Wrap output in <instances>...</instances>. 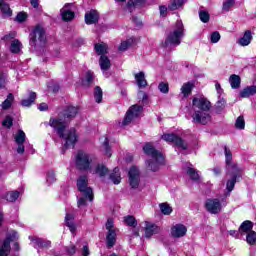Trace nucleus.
<instances>
[{
    "label": "nucleus",
    "mask_w": 256,
    "mask_h": 256,
    "mask_svg": "<svg viewBox=\"0 0 256 256\" xmlns=\"http://www.w3.org/2000/svg\"><path fill=\"white\" fill-rule=\"evenodd\" d=\"M78 111L77 107L68 106L58 117L50 118L49 125L53 127L60 139H64L65 149L75 147V143H77V132L75 128L67 129V127L69 121L77 115Z\"/></svg>",
    "instance_id": "obj_1"
},
{
    "label": "nucleus",
    "mask_w": 256,
    "mask_h": 256,
    "mask_svg": "<svg viewBox=\"0 0 256 256\" xmlns=\"http://www.w3.org/2000/svg\"><path fill=\"white\" fill-rule=\"evenodd\" d=\"M194 113L192 114L193 123L207 125L211 123V102L205 97H195L192 100Z\"/></svg>",
    "instance_id": "obj_2"
},
{
    "label": "nucleus",
    "mask_w": 256,
    "mask_h": 256,
    "mask_svg": "<svg viewBox=\"0 0 256 256\" xmlns=\"http://www.w3.org/2000/svg\"><path fill=\"white\" fill-rule=\"evenodd\" d=\"M224 155L227 175L230 177L226 183L227 195H229V193L235 189L237 181H240L241 177H243V168L238 167L237 164L233 162V153H231V150L227 146L224 147Z\"/></svg>",
    "instance_id": "obj_3"
},
{
    "label": "nucleus",
    "mask_w": 256,
    "mask_h": 256,
    "mask_svg": "<svg viewBox=\"0 0 256 256\" xmlns=\"http://www.w3.org/2000/svg\"><path fill=\"white\" fill-rule=\"evenodd\" d=\"M185 37V26L181 20H177L172 31L166 35L165 41L161 43L164 49H173L181 45V39Z\"/></svg>",
    "instance_id": "obj_4"
},
{
    "label": "nucleus",
    "mask_w": 256,
    "mask_h": 256,
    "mask_svg": "<svg viewBox=\"0 0 256 256\" xmlns=\"http://www.w3.org/2000/svg\"><path fill=\"white\" fill-rule=\"evenodd\" d=\"M78 191H80L81 196L78 199V207H87L88 201H93V189L89 187V180L87 176H80L77 180Z\"/></svg>",
    "instance_id": "obj_5"
},
{
    "label": "nucleus",
    "mask_w": 256,
    "mask_h": 256,
    "mask_svg": "<svg viewBox=\"0 0 256 256\" xmlns=\"http://www.w3.org/2000/svg\"><path fill=\"white\" fill-rule=\"evenodd\" d=\"M143 151L146 155L152 157V159L148 161V169H150V171H159V166L163 165L165 161L163 154L155 150V147H153L151 143H146L143 147Z\"/></svg>",
    "instance_id": "obj_6"
},
{
    "label": "nucleus",
    "mask_w": 256,
    "mask_h": 256,
    "mask_svg": "<svg viewBox=\"0 0 256 256\" xmlns=\"http://www.w3.org/2000/svg\"><path fill=\"white\" fill-rule=\"evenodd\" d=\"M91 163H93V157L89 153L83 150L78 151L76 154V167L81 171H87V169L91 168Z\"/></svg>",
    "instance_id": "obj_7"
},
{
    "label": "nucleus",
    "mask_w": 256,
    "mask_h": 256,
    "mask_svg": "<svg viewBox=\"0 0 256 256\" xmlns=\"http://www.w3.org/2000/svg\"><path fill=\"white\" fill-rule=\"evenodd\" d=\"M106 244L107 247L111 248L117 243V231L118 229L115 228V221L112 218H109L106 222Z\"/></svg>",
    "instance_id": "obj_8"
},
{
    "label": "nucleus",
    "mask_w": 256,
    "mask_h": 256,
    "mask_svg": "<svg viewBox=\"0 0 256 256\" xmlns=\"http://www.w3.org/2000/svg\"><path fill=\"white\" fill-rule=\"evenodd\" d=\"M30 45L31 47H37V45H43L45 43V30L41 26H36L30 33Z\"/></svg>",
    "instance_id": "obj_9"
},
{
    "label": "nucleus",
    "mask_w": 256,
    "mask_h": 256,
    "mask_svg": "<svg viewBox=\"0 0 256 256\" xmlns=\"http://www.w3.org/2000/svg\"><path fill=\"white\" fill-rule=\"evenodd\" d=\"M19 234L16 231H10L6 239L0 244V256H7L11 253V241H17Z\"/></svg>",
    "instance_id": "obj_10"
},
{
    "label": "nucleus",
    "mask_w": 256,
    "mask_h": 256,
    "mask_svg": "<svg viewBox=\"0 0 256 256\" xmlns=\"http://www.w3.org/2000/svg\"><path fill=\"white\" fill-rule=\"evenodd\" d=\"M141 111H143V107L139 105H133L129 108L126 113V116L121 124L122 127H125L131 123L134 119H137L141 115Z\"/></svg>",
    "instance_id": "obj_11"
},
{
    "label": "nucleus",
    "mask_w": 256,
    "mask_h": 256,
    "mask_svg": "<svg viewBox=\"0 0 256 256\" xmlns=\"http://www.w3.org/2000/svg\"><path fill=\"white\" fill-rule=\"evenodd\" d=\"M227 204L222 201H219V199H208L206 200L205 207L206 210L211 213L212 215H217V213H221V209L225 207Z\"/></svg>",
    "instance_id": "obj_12"
},
{
    "label": "nucleus",
    "mask_w": 256,
    "mask_h": 256,
    "mask_svg": "<svg viewBox=\"0 0 256 256\" xmlns=\"http://www.w3.org/2000/svg\"><path fill=\"white\" fill-rule=\"evenodd\" d=\"M129 184L132 189H137L141 181V172L137 166H132L128 171Z\"/></svg>",
    "instance_id": "obj_13"
},
{
    "label": "nucleus",
    "mask_w": 256,
    "mask_h": 256,
    "mask_svg": "<svg viewBox=\"0 0 256 256\" xmlns=\"http://www.w3.org/2000/svg\"><path fill=\"white\" fill-rule=\"evenodd\" d=\"M161 139L166 141V143H172V145H176V147H180V149H187V143L181 139V137L175 135L174 133L164 134Z\"/></svg>",
    "instance_id": "obj_14"
},
{
    "label": "nucleus",
    "mask_w": 256,
    "mask_h": 256,
    "mask_svg": "<svg viewBox=\"0 0 256 256\" xmlns=\"http://www.w3.org/2000/svg\"><path fill=\"white\" fill-rule=\"evenodd\" d=\"M31 240V245L34 247V249L38 250L39 249H49L51 247V241L49 240H44L42 238H37V237H29Z\"/></svg>",
    "instance_id": "obj_15"
},
{
    "label": "nucleus",
    "mask_w": 256,
    "mask_h": 256,
    "mask_svg": "<svg viewBox=\"0 0 256 256\" xmlns=\"http://www.w3.org/2000/svg\"><path fill=\"white\" fill-rule=\"evenodd\" d=\"M25 137V132H23V130H19L14 137L15 142L18 145L17 153L19 154L25 153V146L23 145L25 143Z\"/></svg>",
    "instance_id": "obj_16"
},
{
    "label": "nucleus",
    "mask_w": 256,
    "mask_h": 256,
    "mask_svg": "<svg viewBox=\"0 0 256 256\" xmlns=\"http://www.w3.org/2000/svg\"><path fill=\"white\" fill-rule=\"evenodd\" d=\"M144 231H145V237L149 238V237H153V235H157V233H159L161 229L155 223L146 221Z\"/></svg>",
    "instance_id": "obj_17"
},
{
    "label": "nucleus",
    "mask_w": 256,
    "mask_h": 256,
    "mask_svg": "<svg viewBox=\"0 0 256 256\" xmlns=\"http://www.w3.org/2000/svg\"><path fill=\"white\" fill-rule=\"evenodd\" d=\"M71 4H66L61 10V17L64 21H73L75 19V12L71 9Z\"/></svg>",
    "instance_id": "obj_18"
},
{
    "label": "nucleus",
    "mask_w": 256,
    "mask_h": 256,
    "mask_svg": "<svg viewBox=\"0 0 256 256\" xmlns=\"http://www.w3.org/2000/svg\"><path fill=\"white\" fill-rule=\"evenodd\" d=\"M171 235L175 238L185 237L187 235V227L183 224H176L171 228Z\"/></svg>",
    "instance_id": "obj_19"
},
{
    "label": "nucleus",
    "mask_w": 256,
    "mask_h": 256,
    "mask_svg": "<svg viewBox=\"0 0 256 256\" xmlns=\"http://www.w3.org/2000/svg\"><path fill=\"white\" fill-rule=\"evenodd\" d=\"M99 65L101 71H103L104 73V76L109 77V73L106 72L109 71V69L111 68V60H109V57H107L106 55L100 56Z\"/></svg>",
    "instance_id": "obj_20"
},
{
    "label": "nucleus",
    "mask_w": 256,
    "mask_h": 256,
    "mask_svg": "<svg viewBox=\"0 0 256 256\" xmlns=\"http://www.w3.org/2000/svg\"><path fill=\"white\" fill-rule=\"evenodd\" d=\"M99 21V12L97 10H90L85 14V22L87 25H93Z\"/></svg>",
    "instance_id": "obj_21"
},
{
    "label": "nucleus",
    "mask_w": 256,
    "mask_h": 256,
    "mask_svg": "<svg viewBox=\"0 0 256 256\" xmlns=\"http://www.w3.org/2000/svg\"><path fill=\"white\" fill-rule=\"evenodd\" d=\"M253 95H256V86H247L244 89H242L239 93V97L242 99H249V97H253Z\"/></svg>",
    "instance_id": "obj_22"
},
{
    "label": "nucleus",
    "mask_w": 256,
    "mask_h": 256,
    "mask_svg": "<svg viewBox=\"0 0 256 256\" xmlns=\"http://www.w3.org/2000/svg\"><path fill=\"white\" fill-rule=\"evenodd\" d=\"M74 219H75V216L73 214L67 213L65 216L66 226L70 229L73 235L77 230V225H75Z\"/></svg>",
    "instance_id": "obj_23"
},
{
    "label": "nucleus",
    "mask_w": 256,
    "mask_h": 256,
    "mask_svg": "<svg viewBox=\"0 0 256 256\" xmlns=\"http://www.w3.org/2000/svg\"><path fill=\"white\" fill-rule=\"evenodd\" d=\"M251 231H253V222L246 220L240 225L238 232L241 235H245V233L248 234L251 233Z\"/></svg>",
    "instance_id": "obj_24"
},
{
    "label": "nucleus",
    "mask_w": 256,
    "mask_h": 256,
    "mask_svg": "<svg viewBox=\"0 0 256 256\" xmlns=\"http://www.w3.org/2000/svg\"><path fill=\"white\" fill-rule=\"evenodd\" d=\"M251 39H253V36L251 35V31L248 30L244 33L243 37L238 40V43L241 47H247V45L251 44Z\"/></svg>",
    "instance_id": "obj_25"
},
{
    "label": "nucleus",
    "mask_w": 256,
    "mask_h": 256,
    "mask_svg": "<svg viewBox=\"0 0 256 256\" xmlns=\"http://www.w3.org/2000/svg\"><path fill=\"white\" fill-rule=\"evenodd\" d=\"M13 101H15V96H13V93H9L5 101H3L1 104L2 109L4 111L10 109V107L13 105Z\"/></svg>",
    "instance_id": "obj_26"
},
{
    "label": "nucleus",
    "mask_w": 256,
    "mask_h": 256,
    "mask_svg": "<svg viewBox=\"0 0 256 256\" xmlns=\"http://www.w3.org/2000/svg\"><path fill=\"white\" fill-rule=\"evenodd\" d=\"M229 83L232 89H239V87H241V77H239V75L233 74L229 78Z\"/></svg>",
    "instance_id": "obj_27"
},
{
    "label": "nucleus",
    "mask_w": 256,
    "mask_h": 256,
    "mask_svg": "<svg viewBox=\"0 0 256 256\" xmlns=\"http://www.w3.org/2000/svg\"><path fill=\"white\" fill-rule=\"evenodd\" d=\"M135 80L138 85V87H147V80L145 79V73L139 72L135 74Z\"/></svg>",
    "instance_id": "obj_28"
},
{
    "label": "nucleus",
    "mask_w": 256,
    "mask_h": 256,
    "mask_svg": "<svg viewBox=\"0 0 256 256\" xmlns=\"http://www.w3.org/2000/svg\"><path fill=\"white\" fill-rule=\"evenodd\" d=\"M0 11L4 17H11L13 15V11H11L9 4L4 3L3 0H0Z\"/></svg>",
    "instance_id": "obj_29"
},
{
    "label": "nucleus",
    "mask_w": 256,
    "mask_h": 256,
    "mask_svg": "<svg viewBox=\"0 0 256 256\" xmlns=\"http://www.w3.org/2000/svg\"><path fill=\"white\" fill-rule=\"evenodd\" d=\"M94 49H95L97 55H100V57L103 55H106V53L108 51L107 44H105L103 42L95 44Z\"/></svg>",
    "instance_id": "obj_30"
},
{
    "label": "nucleus",
    "mask_w": 256,
    "mask_h": 256,
    "mask_svg": "<svg viewBox=\"0 0 256 256\" xmlns=\"http://www.w3.org/2000/svg\"><path fill=\"white\" fill-rule=\"evenodd\" d=\"M94 79H95V76L93 75V72L88 71L85 75V78L82 80L83 87H89L93 85Z\"/></svg>",
    "instance_id": "obj_31"
},
{
    "label": "nucleus",
    "mask_w": 256,
    "mask_h": 256,
    "mask_svg": "<svg viewBox=\"0 0 256 256\" xmlns=\"http://www.w3.org/2000/svg\"><path fill=\"white\" fill-rule=\"evenodd\" d=\"M110 179L114 185H119V183H121V173L119 172V168H114L112 174H110Z\"/></svg>",
    "instance_id": "obj_32"
},
{
    "label": "nucleus",
    "mask_w": 256,
    "mask_h": 256,
    "mask_svg": "<svg viewBox=\"0 0 256 256\" xmlns=\"http://www.w3.org/2000/svg\"><path fill=\"white\" fill-rule=\"evenodd\" d=\"M35 99H37V94L35 92H30L29 98L22 100L21 105H23V107H31L35 102Z\"/></svg>",
    "instance_id": "obj_33"
},
{
    "label": "nucleus",
    "mask_w": 256,
    "mask_h": 256,
    "mask_svg": "<svg viewBox=\"0 0 256 256\" xmlns=\"http://www.w3.org/2000/svg\"><path fill=\"white\" fill-rule=\"evenodd\" d=\"M192 91H193V83H191V82L185 83L181 87V93L184 97L191 95Z\"/></svg>",
    "instance_id": "obj_34"
},
{
    "label": "nucleus",
    "mask_w": 256,
    "mask_h": 256,
    "mask_svg": "<svg viewBox=\"0 0 256 256\" xmlns=\"http://www.w3.org/2000/svg\"><path fill=\"white\" fill-rule=\"evenodd\" d=\"M107 172V167H105V165L103 164H98L95 170L93 171V173L95 175H99V177H105V175H107Z\"/></svg>",
    "instance_id": "obj_35"
},
{
    "label": "nucleus",
    "mask_w": 256,
    "mask_h": 256,
    "mask_svg": "<svg viewBox=\"0 0 256 256\" xmlns=\"http://www.w3.org/2000/svg\"><path fill=\"white\" fill-rule=\"evenodd\" d=\"M185 3V0H173L169 5L168 9L170 11H177L180 7H183V4Z\"/></svg>",
    "instance_id": "obj_36"
},
{
    "label": "nucleus",
    "mask_w": 256,
    "mask_h": 256,
    "mask_svg": "<svg viewBox=\"0 0 256 256\" xmlns=\"http://www.w3.org/2000/svg\"><path fill=\"white\" fill-rule=\"evenodd\" d=\"M19 191H12V192H8L5 196L6 201H10V203H15V201H17V199H19Z\"/></svg>",
    "instance_id": "obj_37"
},
{
    "label": "nucleus",
    "mask_w": 256,
    "mask_h": 256,
    "mask_svg": "<svg viewBox=\"0 0 256 256\" xmlns=\"http://www.w3.org/2000/svg\"><path fill=\"white\" fill-rule=\"evenodd\" d=\"M22 44L19 40H13L10 45L11 53H19L21 51Z\"/></svg>",
    "instance_id": "obj_38"
},
{
    "label": "nucleus",
    "mask_w": 256,
    "mask_h": 256,
    "mask_svg": "<svg viewBox=\"0 0 256 256\" xmlns=\"http://www.w3.org/2000/svg\"><path fill=\"white\" fill-rule=\"evenodd\" d=\"M94 99H95L96 103H101V101H103V90L99 86L95 87Z\"/></svg>",
    "instance_id": "obj_39"
},
{
    "label": "nucleus",
    "mask_w": 256,
    "mask_h": 256,
    "mask_svg": "<svg viewBox=\"0 0 256 256\" xmlns=\"http://www.w3.org/2000/svg\"><path fill=\"white\" fill-rule=\"evenodd\" d=\"M186 173L187 175H189L190 179H192L193 181H198L199 173L197 172V170H195V168L188 167Z\"/></svg>",
    "instance_id": "obj_40"
},
{
    "label": "nucleus",
    "mask_w": 256,
    "mask_h": 256,
    "mask_svg": "<svg viewBox=\"0 0 256 256\" xmlns=\"http://www.w3.org/2000/svg\"><path fill=\"white\" fill-rule=\"evenodd\" d=\"M159 207L163 215H171V213L173 212V209L167 203H161Z\"/></svg>",
    "instance_id": "obj_41"
},
{
    "label": "nucleus",
    "mask_w": 256,
    "mask_h": 256,
    "mask_svg": "<svg viewBox=\"0 0 256 256\" xmlns=\"http://www.w3.org/2000/svg\"><path fill=\"white\" fill-rule=\"evenodd\" d=\"M246 241L248 245H255L256 243V232L250 231L246 236Z\"/></svg>",
    "instance_id": "obj_42"
},
{
    "label": "nucleus",
    "mask_w": 256,
    "mask_h": 256,
    "mask_svg": "<svg viewBox=\"0 0 256 256\" xmlns=\"http://www.w3.org/2000/svg\"><path fill=\"white\" fill-rule=\"evenodd\" d=\"M7 72L0 71V89H5L7 85Z\"/></svg>",
    "instance_id": "obj_43"
},
{
    "label": "nucleus",
    "mask_w": 256,
    "mask_h": 256,
    "mask_svg": "<svg viewBox=\"0 0 256 256\" xmlns=\"http://www.w3.org/2000/svg\"><path fill=\"white\" fill-rule=\"evenodd\" d=\"M132 44H133V39H128L126 41L121 42L118 49L119 51H127V49H129V47H131Z\"/></svg>",
    "instance_id": "obj_44"
},
{
    "label": "nucleus",
    "mask_w": 256,
    "mask_h": 256,
    "mask_svg": "<svg viewBox=\"0 0 256 256\" xmlns=\"http://www.w3.org/2000/svg\"><path fill=\"white\" fill-rule=\"evenodd\" d=\"M199 18L202 23H209V19H211V16L209 15V12L202 10L199 12Z\"/></svg>",
    "instance_id": "obj_45"
},
{
    "label": "nucleus",
    "mask_w": 256,
    "mask_h": 256,
    "mask_svg": "<svg viewBox=\"0 0 256 256\" xmlns=\"http://www.w3.org/2000/svg\"><path fill=\"white\" fill-rule=\"evenodd\" d=\"M235 127H236V129H240V130L245 129V118H243V116H239L236 119Z\"/></svg>",
    "instance_id": "obj_46"
},
{
    "label": "nucleus",
    "mask_w": 256,
    "mask_h": 256,
    "mask_svg": "<svg viewBox=\"0 0 256 256\" xmlns=\"http://www.w3.org/2000/svg\"><path fill=\"white\" fill-rule=\"evenodd\" d=\"M124 223L129 225V227H135L137 225V220H135V217L133 216H126L124 217Z\"/></svg>",
    "instance_id": "obj_47"
},
{
    "label": "nucleus",
    "mask_w": 256,
    "mask_h": 256,
    "mask_svg": "<svg viewBox=\"0 0 256 256\" xmlns=\"http://www.w3.org/2000/svg\"><path fill=\"white\" fill-rule=\"evenodd\" d=\"M221 41V34L218 31H214L210 34V42L211 43H219Z\"/></svg>",
    "instance_id": "obj_48"
},
{
    "label": "nucleus",
    "mask_w": 256,
    "mask_h": 256,
    "mask_svg": "<svg viewBox=\"0 0 256 256\" xmlns=\"http://www.w3.org/2000/svg\"><path fill=\"white\" fill-rule=\"evenodd\" d=\"M46 181L49 185L52 183H55L57 181V178H55V172L53 170L48 171L47 176H46Z\"/></svg>",
    "instance_id": "obj_49"
},
{
    "label": "nucleus",
    "mask_w": 256,
    "mask_h": 256,
    "mask_svg": "<svg viewBox=\"0 0 256 256\" xmlns=\"http://www.w3.org/2000/svg\"><path fill=\"white\" fill-rule=\"evenodd\" d=\"M158 89H159L160 93L167 94V93H169V84L165 83V82H161L158 85Z\"/></svg>",
    "instance_id": "obj_50"
},
{
    "label": "nucleus",
    "mask_w": 256,
    "mask_h": 256,
    "mask_svg": "<svg viewBox=\"0 0 256 256\" xmlns=\"http://www.w3.org/2000/svg\"><path fill=\"white\" fill-rule=\"evenodd\" d=\"M235 5V0H224L223 2V10L229 11L231 7Z\"/></svg>",
    "instance_id": "obj_51"
},
{
    "label": "nucleus",
    "mask_w": 256,
    "mask_h": 256,
    "mask_svg": "<svg viewBox=\"0 0 256 256\" xmlns=\"http://www.w3.org/2000/svg\"><path fill=\"white\" fill-rule=\"evenodd\" d=\"M3 127H7L8 129H11L13 126V118L11 116H6V118L2 122Z\"/></svg>",
    "instance_id": "obj_52"
},
{
    "label": "nucleus",
    "mask_w": 256,
    "mask_h": 256,
    "mask_svg": "<svg viewBox=\"0 0 256 256\" xmlns=\"http://www.w3.org/2000/svg\"><path fill=\"white\" fill-rule=\"evenodd\" d=\"M27 20V13L25 12H19L16 16V21L18 23H23L24 21Z\"/></svg>",
    "instance_id": "obj_53"
},
{
    "label": "nucleus",
    "mask_w": 256,
    "mask_h": 256,
    "mask_svg": "<svg viewBox=\"0 0 256 256\" xmlns=\"http://www.w3.org/2000/svg\"><path fill=\"white\" fill-rule=\"evenodd\" d=\"M225 99H220L217 101L216 103V109L219 112L223 111V109H225Z\"/></svg>",
    "instance_id": "obj_54"
},
{
    "label": "nucleus",
    "mask_w": 256,
    "mask_h": 256,
    "mask_svg": "<svg viewBox=\"0 0 256 256\" xmlns=\"http://www.w3.org/2000/svg\"><path fill=\"white\" fill-rule=\"evenodd\" d=\"M103 147L105 149V154L107 155V157H111V148L109 147V140L107 138H105Z\"/></svg>",
    "instance_id": "obj_55"
},
{
    "label": "nucleus",
    "mask_w": 256,
    "mask_h": 256,
    "mask_svg": "<svg viewBox=\"0 0 256 256\" xmlns=\"http://www.w3.org/2000/svg\"><path fill=\"white\" fill-rule=\"evenodd\" d=\"M143 3H145V0L128 1V7H131V5H133V7H137V5H143Z\"/></svg>",
    "instance_id": "obj_56"
},
{
    "label": "nucleus",
    "mask_w": 256,
    "mask_h": 256,
    "mask_svg": "<svg viewBox=\"0 0 256 256\" xmlns=\"http://www.w3.org/2000/svg\"><path fill=\"white\" fill-rule=\"evenodd\" d=\"M76 251H77V247H75V245L73 244L66 247V252L68 253V255H75Z\"/></svg>",
    "instance_id": "obj_57"
},
{
    "label": "nucleus",
    "mask_w": 256,
    "mask_h": 256,
    "mask_svg": "<svg viewBox=\"0 0 256 256\" xmlns=\"http://www.w3.org/2000/svg\"><path fill=\"white\" fill-rule=\"evenodd\" d=\"M160 16L167 17V6L161 5L159 6Z\"/></svg>",
    "instance_id": "obj_58"
},
{
    "label": "nucleus",
    "mask_w": 256,
    "mask_h": 256,
    "mask_svg": "<svg viewBox=\"0 0 256 256\" xmlns=\"http://www.w3.org/2000/svg\"><path fill=\"white\" fill-rule=\"evenodd\" d=\"M49 106H47V103H41L38 107L39 111H47Z\"/></svg>",
    "instance_id": "obj_59"
},
{
    "label": "nucleus",
    "mask_w": 256,
    "mask_h": 256,
    "mask_svg": "<svg viewBox=\"0 0 256 256\" xmlns=\"http://www.w3.org/2000/svg\"><path fill=\"white\" fill-rule=\"evenodd\" d=\"M82 255H83V256H89V255H90L89 247H88V246H84V247H83Z\"/></svg>",
    "instance_id": "obj_60"
},
{
    "label": "nucleus",
    "mask_w": 256,
    "mask_h": 256,
    "mask_svg": "<svg viewBox=\"0 0 256 256\" xmlns=\"http://www.w3.org/2000/svg\"><path fill=\"white\" fill-rule=\"evenodd\" d=\"M228 233L231 235V237H235L236 239L239 237V232H237V230H230Z\"/></svg>",
    "instance_id": "obj_61"
},
{
    "label": "nucleus",
    "mask_w": 256,
    "mask_h": 256,
    "mask_svg": "<svg viewBox=\"0 0 256 256\" xmlns=\"http://www.w3.org/2000/svg\"><path fill=\"white\" fill-rule=\"evenodd\" d=\"M138 96L142 97V101H147V94L145 92L139 91Z\"/></svg>",
    "instance_id": "obj_62"
},
{
    "label": "nucleus",
    "mask_w": 256,
    "mask_h": 256,
    "mask_svg": "<svg viewBox=\"0 0 256 256\" xmlns=\"http://www.w3.org/2000/svg\"><path fill=\"white\" fill-rule=\"evenodd\" d=\"M30 3L34 9H37L39 7V0H30Z\"/></svg>",
    "instance_id": "obj_63"
},
{
    "label": "nucleus",
    "mask_w": 256,
    "mask_h": 256,
    "mask_svg": "<svg viewBox=\"0 0 256 256\" xmlns=\"http://www.w3.org/2000/svg\"><path fill=\"white\" fill-rule=\"evenodd\" d=\"M213 173L216 176L221 175V168H219V167L214 168Z\"/></svg>",
    "instance_id": "obj_64"
}]
</instances>
